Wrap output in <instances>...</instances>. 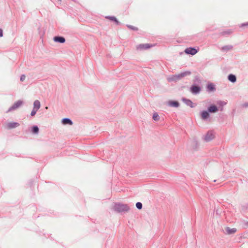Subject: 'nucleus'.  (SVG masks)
<instances>
[{
  "mask_svg": "<svg viewBox=\"0 0 248 248\" xmlns=\"http://www.w3.org/2000/svg\"><path fill=\"white\" fill-rule=\"evenodd\" d=\"M160 117L157 112H155L153 115V119L154 120L157 121L159 120Z\"/></svg>",
  "mask_w": 248,
  "mask_h": 248,
  "instance_id": "b1692460",
  "label": "nucleus"
},
{
  "mask_svg": "<svg viewBox=\"0 0 248 248\" xmlns=\"http://www.w3.org/2000/svg\"><path fill=\"white\" fill-rule=\"evenodd\" d=\"M31 131L34 134H38L39 132V127L37 125H33L31 127Z\"/></svg>",
  "mask_w": 248,
  "mask_h": 248,
  "instance_id": "aec40b11",
  "label": "nucleus"
},
{
  "mask_svg": "<svg viewBox=\"0 0 248 248\" xmlns=\"http://www.w3.org/2000/svg\"><path fill=\"white\" fill-rule=\"evenodd\" d=\"M215 138V135L213 131H208L204 136L203 140L206 142L210 141Z\"/></svg>",
  "mask_w": 248,
  "mask_h": 248,
  "instance_id": "20e7f679",
  "label": "nucleus"
},
{
  "mask_svg": "<svg viewBox=\"0 0 248 248\" xmlns=\"http://www.w3.org/2000/svg\"><path fill=\"white\" fill-rule=\"evenodd\" d=\"M206 90L208 93L215 92L216 90L215 85L211 82L208 83L206 86Z\"/></svg>",
  "mask_w": 248,
  "mask_h": 248,
  "instance_id": "0eeeda50",
  "label": "nucleus"
},
{
  "mask_svg": "<svg viewBox=\"0 0 248 248\" xmlns=\"http://www.w3.org/2000/svg\"><path fill=\"white\" fill-rule=\"evenodd\" d=\"M245 225L247 226V227H248V221H247L245 223Z\"/></svg>",
  "mask_w": 248,
  "mask_h": 248,
  "instance_id": "f704fd0d",
  "label": "nucleus"
},
{
  "mask_svg": "<svg viewBox=\"0 0 248 248\" xmlns=\"http://www.w3.org/2000/svg\"><path fill=\"white\" fill-rule=\"evenodd\" d=\"M3 35V30L1 29H0V37H2Z\"/></svg>",
  "mask_w": 248,
  "mask_h": 248,
  "instance_id": "473e14b6",
  "label": "nucleus"
},
{
  "mask_svg": "<svg viewBox=\"0 0 248 248\" xmlns=\"http://www.w3.org/2000/svg\"><path fill=\"white\" fill-rule=\"evenodd\" d=\"M23 103V102L21 100H18L15 102L9 109L7 110L6 112H9L13 111L17 108H19Z\"/></svg>",
  "mask_w": 248,
  "mask_h": 248,
  "instance_id": "39448f33",
  "label": "nucleus"
},
{
  "mask_svg": "<svg viewBox=\"0 0 248 248\" xmlns=\"http://www.w3.org/2000/svg\"><path fill=\"white\" fill-rule=\"evenodd\" d=\"M233 46L232 45H226L223 46L221 50L223 51H228L232 48Z\"/></svg>",
  "mask_w": 248,
  "mask_h": 248,
  "instance_id": "412c9836",
  "label": "nucleus"
},
{
  "mask_svg": "<svg viewBox=\"0 0 248 248\" xmlns=\"http://www.w3.org/2000/svg\"><path fill=\"white\" fill-rule=\"evenodd\" d=\"M202 90V88L200 86L196 84H193L189 89V91L193 94H199Z\"/></svg>",
  "mask_w": 248,
  "mask_h": 248,
  "instance_id": "7ed1b4c3",
  "label": "nucleus"
},
{
  "mask_svg": "<svg viewBox=\"0 0 248 248\" xmlns=\"http://www.w3.org/2000/svg\"><path fill=\"white\" fill-rule=\"evenodd\" d=\"M225 230L228 234L234 233L237 231L236 228H230L229 227H227Z\"/></svg>",
  "mask_w": 248,
  "mask_h": 248,
  "instance_id": "a211bd4d",
  "label": "nucleus"
},
{
  "mask_svg": "<svg viewBox=\"0 0 248 248\" xmlns=\"http://www.w3.org/2000/svg\"><path fill=\"white\" fill-rule=\"evenodd\" d=\"M194 83L193 84H200L201 83V80L200 79L199 77L198 76H196L194 78V79L193 80Z\"/></svg>",
  "mask_w": 248,
  "mask_h": 248,
  "instance_id": "393cba45",
  "label": "nucleus"
},
{
  "mask_svg": "<svg viewBox=\"0 0 248 248\" xmlns=\"http://www.w3.org/2000/svg\"><path fill=\"white\" fill-rule=\"evenodd\" d=\"M191 72L189 71H186L184 72H182L178 75H173L167 78V80L168 82H177L181 78H183L187 76H189L191 74Z\"/></svg>",
  "mask_w": 248,
  "mask_h": 248,
  "instance_id": "f257e3e1",
  "label": "nucleus"
},
{
  "mask_svg": "<svg viewBox=\"0 0 248 248\" xmlns=\"http://www.w3.org/2000/svg\"><path fill=\"white\" fill-rule=\"evenodd\" d=\"M182 101L187 106L190 107L191 108H193L196 106V104H194L191 100L187 99L186 98H183L182 99Z\"/></svg>",
  "mask_w": 248,
  "mask_h": 248,
  "instance_id": "9d476101",
  "label": "nucleus"
},
{
  "mask_svg": "<svg viewBox=\"0 0 248 248\" xmlns=\"http://www.w3.org/2000/svg\"><path fill=\"white\" fill-rule=\"evenodd\" d=\"M210 112L208 110H204L201 112V117L202 120L206 121L210 117Z\"/></svg>",
  "mask_w": 248,
  "mask_h": 248,
  "instance_id": "1a4fd4ad",
  "label": "nucleus"
},
{
  "mask_svg": "<svg viewBox=\"0 0 248 248\" xmlns=\"http://www.w3.org/2000/svg\"><path fill=\"white\" fill-rule=\"evenodd\" d=\"M53 40L55 42L63 44L65 42V39L64 37L61 36H55L53 37Z\"/></svg>",
  "mask_w": 248,
  "mask_h": 248,
  "instance_id": "ddd939ff",
  "label": "nucleus"
},
{
  "mask_svg": "<svg viewBox=\"0 0 248 248\" xmlns=\"http://www.w3.org/2000/svg\"><path fill=\"white\" fill-rule=\"evenodd\" d=\"M218 108H219V110L220 111H223V107H220V108H219V107H218Z\"/></svg>",
  "mask_w": 248,
  "mask_h": 248,
  "instance_id": "72a5a7b5",
  "label": "nucleus"
},
{
  "mask_svg": "<svg viewBox=\"0 0 248 248\" xmlns=\"http://www.w3.org/2000/svg\"><path fill=\"white\" fill-rule=\"evenodd\" d=\"M37 110H36L34 108H33V109L32 110V111L31 112V116H34L36 114V112L37 111Z\"/></svg>",
  "mask_w": 248,
  "mask_h": 248,
  "instance_id": "c756f323",
  "label": "nucleus"
},
{
  "mask_svg": "<svg viewBox=\"0 0 248 248\" xmlns=\"http://www.w3.org/2000/svg\"><path fill=\"white\" fill-rule=\"evenodd\" d=\"M126 27L130 29V30H132L133 31H138V28L137 27H134V26H133L132 25H128L127 24L126 25Z\"/></svg>",
  "mask_w": 248,
  "mask_h": 248,
  "instance_id": "bb28decb",
  "label": "nucleus"
},
{
  "mask_svg": "<svg viewBox=\"0 0 248 248\" xmlns=\"http://www.w3.org/2000/svg\"><path fill=\"white\" fill-rule=\"evenodd\" d=\"M239 26L240 28L247 27L248 26V22L242 23Z\"/></svg>",
  "mask_w": 248,
  "mask_h": 248,
  "instance_id": "c85d7f7f",
  "label": "nucleus"
},
{
  "mask_svg": "<svg viewBox=\"0 0 248 248\" xmlns=\"http://www.w3.org/2000/svg\"><path fill=\"white\" fill-rule=\"evenodd\" d=\"M106 18L108 19L113 22H114L116 25H119L120 24V22L118 20V19L114 16H106Z\"/></svg>",
  "mask_w": 248,
  "mask_h": 248,
  "instance_id": "f3484780",
  "label": "nucleus"
},
{
  "mask_svg": "<svg viewBox=\"0 0 248 248\" xmlns=\"http://www.w3.org/2000/svg\"><path fill=\"white\" fill-rule=\"evenodd\" d=\"M152 45L150 44H141L137 46L138 50H146L151 48Z\"/></svg>",
  "mask_w": 248,
  "mask_h": 248,
  "instance_id": "9b49d317",
  "label": "nucleus"
},
{
  "mask_svg": "<svg viewBox=\"0 0 248 248\" xmlns=\"http://www.w3.org/2000/svg\"><path fill=\"white\" fill-rule=\"evenodd\" d=\"M228 79L232 83H235L236 81L237 78L235 75L230 74L228 76Z\"/></svg>",
  "mask_w": 248,
  "mask_h": 248,
  "instance_id": "dca6fc26",
  "label": "nucleus"
},
{
  "mask_svg": "<svg viewBox=\"0 0 248 248\" xmlns=\"http://www.w3.org/2000/svg\"><path fill=\"white\" fill-rule=\"evenodd\" d=\"M62 123L64 125H72L73 123L72 121L68 118H64L62 120Z\"/></svg>",
  "mask_w": 248,
  "mask_h": 248,
  "instance_id": "4468645a",
  "label": "nucleus"
},
{
  "mask_svg": "<svg viewBox=\"0 0 248 248\" xmlns=\"http://www.w3.org/2000/svg\"><path fill=\"white\" fill-rule=\"evenodd\" d=\"M217 104L218 105V107L220 108V107H223L227 104V102L223 101H217Z\"/></svg>",
  "mask_w": 248,
  "mask_h": 248,
  "instance_id": "5701e85b",
  "label": "nucleus"
},
{
  "mask_svg": "<svg viewBox=\"0 0 248 248\" xmlns=\"http://www.w3.org/2000/svg\"><path fill=\"white\" fill-rule=\"evenodd\" d=\"M136 207H137V209H138L139 210H140L142 209V204L141 202H137L136 203Z\"/></svg>",
  "mask_w": 248,
  "mask_h": 248,
  "instance_id": "cd10ccee",
  "label": "nucleus"
},
{
  "mask_svg": "<svg viewBox=\"0 0 248 248\" xmlns=\"http://www.w3.org/2000/svg\"><path fill=\"white\" fill-rule=\"evenodd\" d=\"M167 105L170 107L178 108L180 106V103L176 100H169L167 102Z\"/></svg>",
  "mask_w": 248,
  "mask_h": 248,
  "instance_id": "f8f14e48",
  "label": "nucleus"
},
{
  "mask_svg": "<svg viewBox=\"0 0 248 248\" xmlns=\"http://www.w3.org/2000/svg\"><path fill=\"white\" fill-rule=\"evenodd\" d=\"M242 107L244 108L248 107V102H246L242 105Z\"/></svg>",
  "mask_w": 248,
  "mask_h": 248,
  "instance_id": "2f4dec72",
  "label": "nucleus"
},
{
  "mask_svg": "<svg viewBox=\"0 0 248 248\" xmlns=\"http://www.w3.org/2000/svg\"><path fill=\"white\" fill-rule=\"evenodd\" d=\"M198 52V49H196L194 47H187L185 50V52L186 54L188 55H191L192 56L194 55Z\"/></svg>",
  "mask_w": 248,
  "mask_h": 248,
  "instance_id": "423d86ee",
  "label": "nucleus"
},
{
  "mask_svg": "<svg viewBox=\"0 0 248 248\" xmlns=\"http://www.w3.org/2000/svg\"><path fill=\"white\" fill-rule=\"evenodd\" d=\"M232 32V31L231 30H228L227 31H223L220 33L221 35H229Z\"/></svg>",
  "mask_w": 248,
  "mask_h": 248,
  "instance_id": "4be33fe9",
  "label": "nucleus"
},
{
  "mask_svg": "<svg viewBox=\"0 0 248 248\" xmlns=\"http://www.w3.org/2000/svg\"><path fill=\"white\" fill-rule=\"evenodd\" d=\"M40 102L39 100H36L33 102V108L36 110H38L40 108Z\"/></svg>",
  "mask_w": 248,
  "mask_h": 248,
  "instance_id": "6ab92c4d",
  "label": "nucleus"
},
{
  "mask_svg": "<svg viewBox=\"0 0 248 248\" xmlns=\"http://www.w3.org/2000/svg\"><path fill=\"white\" fill-rule=\"evenodd\" d=\"M19 125V124L17 122L9 123L7 124V126L8 129H12L16 128Z\"/></svg>",
  "mask_w": 248,
  "mask_h": 248,
  "instance_id": "2eb2a0df",
  "label": "nucleus"
},
{
  "mask_svg": "<svg viewBox=\"0 0 248 248\" xmlns=\"http://www.w3.org/2000/svg\"><path fill=\"white\" fill-rule=\"evenodd\" d=\"M207 110L210 113H215L219 110V108L215 104H211L207 108Z\"/></svg>",
  "mask_w": 248,
  "mask_h": 248,
  "instance_id": "6e6552de",
  "label": "nucleus"
},
{
  "mask_svg": "<svg viewBox=\"0 0 248 248\" xmlns=\"http://www.w3.org/2000/svg\"><path fill=\"white\" fill-rule=\"evenodd\" d=\"M113 210L117 213H123L128 211L129 207L127 204L116 202L113 207Z\"/></svg>",
  "mask_w": 248,
  "mask_h": 248,
  "instance_id": "f03ea898",
  "label": "nucleus"
},
{
  "mask_svg": "<svg viewBox=\"0 0 248 248\" xmlns=\"http://www.w3.org/2000/svg\"><path fill=\"white\" fill-rule=\"evenodd\" d=\"M199 146V144L198 142V141L196 140H194L193 141V145L192 147V149L194 150H196L197 149V148H198Z\"/></svg>",
  "mask_w": 248,
  "mask_h": 248,
  "instance_id": "a878e982",
  "label": "nucleus"
},
{
  "mask_svg": "<svg viewBox=\"0 0 248 248\" xmlns=\"http://www.w3.org/2000/svg\"><path fill=\"white\" fill-rule=\"evenodd\" d=\"M25 78H26L25 75L24 74L22 75L20 77V80L21 81H23L25 79Z\"/></svg>",
  "mask_w": 248,
  "mask_h": 248,
  "instance_id": "7c9ffc66",
  "label": "nucleus"
}]
</instances>
